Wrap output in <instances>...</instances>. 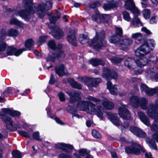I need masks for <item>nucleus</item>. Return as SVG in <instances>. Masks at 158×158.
<instances>
[{
  "label": "nucleus",
  "instance_id": "nucleus-53",
  "mask_svg": "<svg viewBox=\"0 0 158 158\" xmlns=\"http://www.w3.org/2000/svg\"><path fill=\"white\" fill-rule=\"evenodd\" d=\"M110 60L112 63L117 64L121 62L122 60V59L121 58L113 57L110 58Z\"/></svg>",
  "mask_w": 158,
  "mask_h": 158
},
{
  "label": "nucleus",
  "instance_id": "nucleus-47",
  "mask_svg": "<svg viewBox=\"0 0 158 158\" xmlns=\"http://www.w3.org/2000/svg\"><path fill=\"white\" fill-rule=\"evenodd\" d=\"M142 13L145 19H147L149 18L150 16V11L149 10L145 9L143 10Z\"/></svg>",
  "mask_w": 158,
  "mask_h": 158
},
{
  "label": "nucleus",
  "instance_id": "nucleus-3",
  "mask_svg": "<svg viewBox=\"0 0 158 158\" xmlns=\"http://www.w3.org/2000/svg\"><path fill=\"white\" fill-rule=\"evenodd\" d=\"M148 116L154 119L150 128L152 131H158V99H156L155 104L151 103L149 106L146 112Z\"/></svg>",
  "mask_w": 158,
  "mask_h": 158
},
{
  "label": "nucleus",
  "instance_id": "nucleus-46",
  "mask_svg": "<svg viewBox=\"0 0 158 158\" xmlns=\"http://www.w3.org/2000/svg\"><path fill=\"white\" fill-rule=\"evenodd\" d=\"M69 108H70V106H68L67 107V109L69 113L72 114V118H73L74 117H76L77 118H79L82 117L81 115H79L76 113V110H74L73 112V111L69 110Z\"/></svg>",
  "mask_w": 158,
  "mask_h": 158
},
{
  "label": "nucleus",
  "instance_id": "nucleus-22",
  "mask_svg": "<svg viewBox=\"0 0 158 158\" xmlns=\"http://www.w3.org/2000/svg\"><path fill=\"white\" fill-rule=\"evenodd\" d=\"M145 56L140 57V58L137 59L135 61V63L137 65L140 67H143L148 64V59L144 57Z\"/></svg>",
  "mask_w": 158,
  "mask_h": 158
},
{
  "label": "nucleus",
  "instance_id": "nucleus-21",
  "mask_svg": "<svg viewBox=\"0 0 158 158\" xmlns=\"http://www.w3.org/2000/svg\"><path fill=\"white\" fill-rule=\"evenodd\" d=\"M137 114L139 119L142 122L147 126H150L149 119L144 113L139 111L138 112Z\"/></svg>",
  "mask_w": 158,
  "mask_h": 158
},
{
  "label": "nucleus",
  "instance_id": "nucleus-37",
  "mask_svg": "<svg viewBox=\"0 0 158 158\" xmlns=\"http://www.w3.org/2000/svg\"><path fill=\"white\" fill-rule=\"evenodd\" d=\"M124 7L127 10H132L135 7V3L133 0H126L124 4Z\"/></svg>",
  "mask_w": 158,
  "mask_h": 158
},
{
  "label": "nucleus",
  "instance_id": "nucleus-10",
  "mask_svg": "<svg viewBox=\"0 0 158 158\" xmlns=\"http://www.w3.org/2000/svg\"><path fill=\"white\" fill-rule=\"evenodd\" d=\"M140 89L142 93H145L149 96H152L156 93L158 95V86L154 88H150L144 84L142 83L140 86Z\"/></svg>",
  "mask_w": 158,
  "mask_h": 158
},
{
  "label": "nucleus",
  "instance_id": "nucleus-48",
  "mask_svg": "<svg viewBox=\"0 0 158 158\" xmlns=\"http://www.w3.org/2000/svg\"><path fill=\"white\" fill-rule=\"evenodd\" d=\"M92 133L94 137L96 139H100L101 138V135L100 133L96 130H92Z\"/></svg>",
  "mask_w": 158,
  "mask_h": 158
},
{
  "label": "nucleus",
  "instance_id": "nucleus-15",
  "mask_svg": "<svg viewBox=\"0 0 158 158\" xmlns=\"http://www.w3.org/2000/svg\"><path fill=\"white\" fill-rule=\"evenodd\" d=\"M75 31L73 28H71L69 31L67 37L68 41L73 45H77V40L75 35Z\"/></svg>",
  "mask_w": 158,
  "mask_h": 158
},
{
  "label": "nucleus",
  "instance_id": "nucleus-63",
  "mask_svg": "<svg viewBox=\"0 0 158 158\" xmlns=\"http://www.w3.org/2000/svg\"><path fill=\"white\" fill-rule=\"evenodd\" d=\"M6 45L4 42H0V52L4 50L6 48Z\"/></svg>",
  "mask_w": 158,
  "mask_h": 158
},
{
  "label": "nucleus",
  "instance_id": "nucleus-36",
  "mask_svg": "<svg viewBox=\"0 0 158 158\" xmlns=\"http://www.w3.org/2000/svg\"><path fill=\"white\" fill-rule=\"evenodd\" d=\"M132 24L135 27H138L143 25L140 19L138 17L136 16H134L133 18Z\"/></svg>",
  "mask_w": 158,
  "mask_h": 158
},
{
  "label": "nucleus",
  "instance_id": "nucleus-12",
  "mask_svg": "<svg viewBox=\"0 0 158 158\" xmlns=\"http://www.w3.org/2000/svg\"><path fill=\"white\" fill-rule=\"evenodd\" d=\"M118 114L120 117L124 119H129L131 115L129 110L127 109L126 105L121 104L118 109Z\"/></svg>",
  "mask_w": 158,
  "mask_h": 158
},
{
  "label": "nucleus",
  "instance_id": "nucleus-11",
  "mask_svg": "<svg viewBox=\"0 0 158 158\" xmlns=\"http://www.w3.org/2000/svg\"><path fill=\"white\" fill-rule=\"evenodd\" d=\"M101 81L100 78H87L84 81L85 84L87 85L89 89L93 90V88L96 87Z\"/></svg>",
  "mask_w": 158,
  "mask_h": 158
},
{
  "label": "nucleus",
  "instance_id": "nucleus-54",
  "mask_svg": "<svg viewBox=\"0 0 158 158\" xmlns=\"http://www.w3.org/2000/svg\"><path fill=\"white\" fill-rule=\"evenodd\" d=\"M47 39L46 36H40L39 37V40L38 42V44L39 45H41L42 43L44 42Z\"/></svg>",
  "mask_w": 158,
  "mask_h": 158
},
{
  "label": "nucleus",
  "instance_id": "nucleus-1",
  "mask_svg": "<svg viewBox=\"0 0 158 158\" xmlns=\"http://www.w3.org/2000/svg\"><path fill=\"white\" fill-rule=\"evenodd\" d=\"M32 3V0H24L23 4H25L27 6L26 10H21L18 11H14L6 6H4L3 8L4 12L3 16L6 17V15L9 16H12V14L14 13L16 15L19 16L24 19L26 21H28L30 18L32 17L35 11L33 7L31 6Z\"/></svg>",
  "mask_w": 158,
  "mask_h": 158
},
{
  "label": "nucleus",
  "instance_id": "nucleus-7",
  "mask_svg": "<svg viewBox=\"0 0 158 158\" xmlns=\"http://www.w3.org/2000/svg\"><path fill=\"white\" fill-rule=\"evenodd\" d=\"M51 7V3L49 2H47L46 3H41L38 5L37 8L35 9L38 16L41 18L44 16L47 10L50 9Z\"/></svg>",
  "mask_w": 158,
  "mask_h": 158
},
{
  "label": "nucleus",
  "instance_id": "nucleus-62",
  "mask_svg": "<svg viewBox=\"0 0 158 158\" xmlns=\"http://www.w3.org/2000/svg\"><path fill=\"white\" fill-rule=\"evenodd\" d=\"M58 156L59 158H73L72 156L70 155H67L64 153L60 154Z\"/></svg>",
  "mask_w": 158,
  "mask_h": 158
},
{
  "label": "nucleus",
  "instance_id": "nucleus-14",
  "mask_svg": "<svg viewBox=\"0 0 158 158\" xmlns=\"http://www.w3.org/2000/svg\"><path fill=\"white\" fill-rule=\"evenodd\" d=\"M145 76L146 78L154 77L156 81H158V68L154 67L146 71Z\"/></svg>",
  "mask_w": 158,
  "mask_h": 158
},
{
  "label": "nucleus",
  "instance_id": "nucleus-31",
  "mask_svg": "<svg viewBox=\"0 0 158 158\" xmlns=\"http://www.w3.org/2000/svg\"><path fill=\"white\" fill-rule=\"evenodd\" d=\"M135 63L134 60L133 58H128L125 61L124 64L128 69H131L135 68Z\"/></svg>",
  "mask_w": 158,
  "mask_h": 158
},
{
  "label": "nucleus",
  "instance_id": "nucleus-55",
  "mask_svg": "<svg viewBox=\"0 0 158 158\" xmlns=\"http://www.w3.org/2000/svg\"><path fill=\"white\" fill-rule=\"evenodd\" d=\"M158 21V16H154L151 18L149 22L150 23L153 24L156 23Z\"/></svg>",
  "mask_w": 158,
  "mask_h": 158
},
{
  "label": "nucleus",
  "instance_id": "nucleus-32",
  "mask_svg": "<svg viewBox=\"0 0 158 158\" xmlns=\"http://www.w3.org/2000/svg\"><path fill=\"white\" fill-rule=\"evenodd\" d=\"M55 69L56 73L60 77L67 75V73L65 71L64 65L63 64H60L59 66L56 67Z\"/></svg>",
  "mask_w": 158,
  "mask_h": 158
},
{
  "label": "nucleus",
  "instance_id": "nucleus-9",
  "mask_svg": "<svg viewBox=\"0 0 158 158\" xmlns=\"http://www.w3.org/2000/svg\"><path fill=\"white\" fill-rule=\"evenodd\" d=\"M11 109L3 108L2 109V119L6 123V127L7 128L11 130L12 128L13 127V122L12 121L10 118L7 117L6 119H5L4 115L9 114L10 115Z\"/></svg>",
  "mask_w": 158,
  "mask_h": 158
},
{
  "label": "nucleus",
  "instance_id": "nucleus-33",
  "mask_svg": "<svg viewBox=\"0 0 158 158\" xmlns=\"http://www.w3.org/2000/svg\"><path fill=\"white\" fill-rule=\"evenodd\" d=\"M139 98L136 96H132L130 99L129 103L131 105L135 108L139 106Z\"/></svg>",
  "mask_w": 158,
  "mask_h": 158
},
{
  "label": "nucleus",
  "instance_id": "nucleus-56",
  "mask_svg": "<svg viewBox=\"0 0 158 158\" xmlns=\"http://www.w3.org/2000/svg\"><path fill=\"white\" fill-rule=\"evenodd\" d=\"M32 136L34 139L38 140H41V139L40 137L39 133L38 131L34 132Z\"/></svg>",
  "mask_w": 158,
  "mask_h": 158
},
{
  "label": "nucleus",
  "instance_id": "nucleus-59",
  "mask_svg": "<svg viewBox=\"0 0 158 158\" xmlns=\"http://www.w3.org/2000/svg\"><path fill=\"white\" fill-rule=\"evenodd\" d=\"M116 34L119 36H120L122 34L123 31L122 29L120 27H117L115 28Z\"/></svg>",
  "mask_w": 158,
  "mask_h": 158
},
{
  "label": "nucleus",
  "instance_id": "nucleus-25",
  "mask_svg": "<svg viewBox=\"0 0 158 158\" xmlns=\"http://www.w3.org/2000/svg\"><path fill=\"white\" fill-rule=\"evenodd\" d=\"M52 35L54 37L60 39L63 36L64 33L58 27L56 26L53 30Z\"/></svg>",
  "mask_w": 158,
  "mask_h": 158
},
{
  "label": "nucleus",
  "instance_id": "nucleus-19",
  "mask_svg": "<svg viewBox=\"0 0 158 158\" xmlns=\"http://www.w3.org/2000/svg\"><path fill=\"white\" fill-rule=\"evenodd\" d=\"M56 148L61 149L66 152H69L73 149V146L69 144L64 143H57L55 145Z\"/></svg>",
  "mask_w": 158,
  "mask_h": 158
},
{
  "label": "nucleus",
  "instance_id": "nucleus-61",
  "mask_svg": "<svg viewBox=\"0 0 158 158\" xmlns=\"http://www.w3.org/2000/svg\"><path fill=\"white\" fill-rule=\"evenodd\" d=\"M133 14L134 15V16H137L140 15V13L138 9L135 8V7L132 10Z\"/></svg>",
  "mask_w": 158,
  "mask_h": 158
},
{
  "label": "nucleus",
  "instance_id": "nucleus-16",
  "mask_svg": "<svg viewBox=\"0 0 158 158\" xmlns=\"http://www.w3.org/2000/svg\"><path fill=\"white\" fill-rule=\"evenodd\" d=\"M24 51H25V50L24 48L17 49L11 46L7 47L6 53L8 56L14 55L16 56H18Z\"/></svg>",
  "mask_w": 158,
  "mask_h": 158
},
{
  "label": "nucleus",
  "instance_id": "nucleus-40",
  "mask_svg": "<svg viewBox=\"0 0 158 158\" xmlns=\"http://www.w3.org/2000/svg\"><path fill=\"white\" fill-rule=\"evenodd\" d=\"M79 41L83 44H86L89 42L87 35L85 34H82L80 35Z\"/></svg>",
  "mask_w": 158,
  "mask_h": 158
},
{
  "label": "nucleus",
  "instance_id": "nucleus-4",
  "mask_svg": "<svg viewBox=\"0 0 158 158\" xmlns=\"http://www.w3.org/2000/svg\"><path fill=\"white\" fill-rule=\"evenodd\" d=\"M155 45L153 40H148L135 50V55L136 56H142L148 54L153 49Z\"/></svg>",
  "mask_w": 158,
  "mask_h": 158
},
{
  "label": "nucleus",
  "instance_id": "nucleus-44",
  "mask_svg": "<svg viewBox=\"0 0 158 158\" xmlns=\"http://www.w3.org/2000/svg\"><path fill=\"white\" fill-rule=\"evenodd\" d=\"M70 80L71 81V85L73 87L76 89H81L82 88V87L81 85L78 83L77 82L75 81H73V80L71 79H68V81H70Z\"/></svg>",
  "mask_w": 158,
  "mask_h": 158
},
{
  "label": "nucleus",
  "instance_id": "nucleus-42",
  "mask_svg": "<svg viewBox=\"0 0 158 158\" xmlns=\"http://www.w3.org/2000/svg\"><path fill=\"white\" fill-rule=\"evenodd\" d=\"M148 64L151 63L157 64H158V57L155 56H152L149 57L148 59Z\"/></svg>",
  "mask_w": 158,
  "mask_h": 158
},
{
  "label": "nucleus",
  "instance_id": "nucleus-17",
  "mask_svg": "<svg viewBox=\"0 0 158 158\" xmlns=\"http://www.w3.org/2000/svg\"><path fill=\"white\" fill-rule=\"evenodd\" d=\"M153 139L150 140L149 139H147L146 142L150 148L156 150L157 148L156 144L153 140H155L158 143V131L153 135Z\"/></svg>",
  "mask_w": 158,
  "mask_h": 158
},
{
  "label": "nucleus",
  "instance_id": "nucleus-29",
  "mask_svg": "<svg viewBox=\"0 0 158 158\" xmlns=\"http://www.w3.org/2000/svg\"><path fill=\"white\" fill-rule=\"evenodd\" d=\"M90 151L86 149H81L78 150L76 153H74V155L76 158H81V156L83 157L88 154Z\"/></svg>",
  "mask_w": 158,
  "mask_h": 158
},
{
  "label": "nucleus",
  "instance_id": "nucleus-27",
  "mask_svg": "<svg viewBox=\"0 0 158 158\" xmlns=\"http://www.w3.org/2000/svg\"><path fill=\"white\" fill-rule=\"evenodd\" d=\"M132 40L129 38L124 39L123 40H120L121 49L123 50H125L127 48V46L131 44L132 42Z\"/></svg>",
  "mask_w": 158,
  "mask_h": 158
},
{
  "label": "nucleus",
  "instance_id": "nucleus-50",
  "mask_svg": "<svg viewBox=\"0 0 158 158\" xmlns=\"http://www.w3.org/2000/svg\"><path fill=\"white\" fill-rule=\"evenodd\" d=\"M12 154L15 158H21L22 156L21 153L17 150L12 151Z\"/></svg>",
  "mask_w": 158,
  "mask_h": 158
},
{
  "label": "nucleus",
  "instance_id": "nucleus-23",
  "mask_svg": "<svg viewBox=\"0 0 158 158\" xmlns=\"http://www.w3.org/2000/svg\"><path fill=\"white\" fill-rule=\"evenodd\" d=\"M67 93L70 96V102L71 103L74 102L81 98V93L79 91H76L73 93L70 92H67Z\"/></svg>",
  "mask_w": 158,
  "mask_h": 158
},
{
  "label": "nucleus",
  "instance_id": "nucleus-41",
  "mask_svg": "<svg viewBox=\"0 0 158 158\" xmlns=\"http://www.w3.org/2000/svg\"><path fill=\"white\" fill-rule=\"evenodd\" d=\"M117 6V5L116 4L105 3L103 5V8L105 10H109Z\"/></svg>",
  "mask_w": 158,
  "mask_h": 158
},
{
  "label": "nucleus",
  "instance_id": "nucleus-60",
  "mask_svg": "<svg viewBox=\"0 0 158 158\" xmlns=\"http://www.w3.org/2000/svg\"><path fill=\"white\" fill-rule=\"evenodd\" d=\"M58 95L59 99L61 101L63 102L65 100L64 94L62 92H60L59 93Z\"/></svg>",
  "mask_w": 158,
  "mask_h": 158
},
{
  "label": "nucleus",
  "instance_id": "nucleus-57",
  "mask_svg": "<svg viewBox=\"0 0 158 158\" xmlns=\"http://www.w3.org/2000/svg\"><path fill=\"white\" fill-rule=\"evenodd\" d=\"M20 115V112L19 111L14 110L12 109L11 110V111L10 113V115L14 116H19Z\"/></svg>",
  "mask_w": 158,
  "mask_h": 158
},
{
  "label": "nucleus",
  "instance_id": "nucleus-39",
  "mask_svg": "<svg viewBox=\"0 0 158 158\" xmlns=\"http://www.w3.org/2000/svg\"><path fill=\"white\" fill-rule=\"evenodd\" d=\"M10 23L11 24L15 25L20 27H23L24 25V24L22 22L15 18L10 19Z\"/></svg>",
  "mask_w": 158,
  "mask_h": 158
},
{
  "label": "nucleus",
  "instance_id": "nucleus-8",
  "mask_svg": "<svg viewBox=\"0 0 158 158\" xmlns=\"http://www.w3.org/2000/svg\"><path fill=\"white\" fill-rule=\"evenodd\" d=\"M144 152L145 150L142 147L136 143H133L131 146L127 147L125 148V151L128 154H133L138 155L140 154V151Z\"/></svg>",
  "mask_w": 158,
  "mask_h": 158
},
{
  "label": "nucleus",
  "instance_id": "nucleus-52",
  "mask_svg": "<svg viewBox=\"0 0 158 158\" xmlns=\"http://www.w3.org/2000/svg\"><path fill=\"white\" fill-rule=\"evenodd\" d=\"M60 14H58V15L56 16L54 15L50 16L49 18L50 22L52 23H54L57 19L60 18Z\"/></svg>",
  "mask_w": 158,
  "mask_h": 158
},
{
  "label": "nucleus",
  "instance_id": "nucleus-18",
  "mask_svg": "<svg viewBox=\"0 0 158 158\" xmlns=\"http://www.w3.org/2000/svg\"><path fill=\"white\" fill-rule=\"evenodd\" d=\"M130 131L138 137L143 138L146 136V134L142 129L135 127H131L130 129Z\"/></svg>",
  "mask_w": 158,
  "mask_h": 158
},
{
  "label": "nucleus",
  "instance_id": "nucleus-30",
  "mask_svg": "<svg viewBox=\"0 0 158 158\" xmlns=\"http://www.w3.org/2000/svg\"><path fill=\"white\" fill-rule=\"evenodd\" d=\"M103 106L107 110H111L114 107V104L112 102L106 98L102 102Z\"/></svg>",
  "mask_w": 158,
  "mask_h": 158
},
{
  "label": "nucleus",
  "instance_id": "nucleus-6",
  "mask_svg": "<svg viewBox=\"0 0 158 158\" xmlns=\"http://www.w3.org/2000/svg\"><path fill=\"white\" fill-rule=\"evenodd\" d=\"M48 47L53 50H55L58 52V54H56L55 53L53 54L50 57V60L54 61L56 59H58L64 58L65 56V54L61 50L62 46L60 44H59L57 47H56L55 43L53 40H51L48 43Z\"/></svg>",
  "mask_w": 158,
  "mask_h": 158
},
{
  "label": "nucleus",
  "instance_id": "nucleus-26",
  "mask_svg": "<svg viewBox=\"0 0 158 158\" xmlns=\"http://www.w3.org/2000/svg\"><path fill=\"white\" fill-rule=\"evenodd\" d=\"M107 88L109 90L110 93L113 95L117 94L118 89L117 87L115 85H112V83L110 81H108L107 83Z\"/></svg>",
  "mask_w": 158,
  "mask_h": 158
},
{
  "label": "nucleus",
  "instance_id": "nucleus-38",
  "mask_svg": "<svg viewBox=\"0 0 158 158\" xmlns=\"http://www.w3.org/2000/svg\"><path fill=\"white\" fill-rule=\"evenodd\" d=\"M90 63L93 66H96L99 65H101L103 66L105 63L102 60L98 59H93L90 61Z\"/></svg>",
  "mask_w": 158,
  "mask_h": 158
},
{
  "label": "nucleus",
  "instance_id": "nucleus-2",
  "mask_svg": "<svg viewBox=\"0 0 158 158\" xmlns=\"http://www.w3.org/2000/svg\"><path fill=\"white\" fill-rule=\"evenodd\" d=\"M77 106L80 110L85 111L91 114H96L102 119L104 114V109L102 106H96L89 101H81L78 102Z\"/></svg>",
  "mask_w": 158,
  "mask_h": 158
},
{
  "label": "nucleus",
  "instance_id": "nucleus-49",
  "mask_svg": "<svg viewBox=\"0 0 158 158\" xmlns=\"http://www.w3.org/2000/svg\"><path fill=\"white\" fill-rule=\"evenodd\" d=\"M123 19L127 22H130L131 20V18L129 14L127 11H124L122 13Z\"/></svg>",
  "mask_w": 158,
  "mask_h": 158
},
{
  "label": "nucleus",
  "instance_id": "nucleus-20",
  "mask_svg": "<svg viewBox=\"0 0 158 158\" xmlns=\"http://www.w3.org/2000/svg\"><path fill=\"white\" fill-rule=\"evenodd\" d=\"M108 118L111 121L113 124L116 126H118L120 123L119 118L116 114H113L110 112L106 113Z\"/></svg>",
  "mask_w": 158,
  "mask_h": 158
},
{
  "label": "nucleus",
  "instance_id": "nucleus-13",
  "mask_svg": "<svg viewBox=\"0 0 158 158\" xmlns=\"http://www.w3.org/2000/svg\"><path fill=\"white\" fill-rule=\"evenodd\" d=\"M103 72V73L102 76L107 80L111 78L116 79L117 77V74L113 70H110L108 68H104Z\"/></svg>",
  "mask_w": 158,
  "mask_h": 158
},
{
  "label": "nucleus",
  "instance_id": "nucleus-34",
  "mask_svg": "<svg viewBox=\"0 0 158 158\" xmlns=\"http://www.w3.org/2000/svg\"><path fill=\"white\" fill-rule=\"evenodd\" d=\"M132 37L135 39V42L137 44L141 43L143 40V35L140 33H136L132 34L131 35Z\"/></svg>",
  "mask_w": 158,
  "mask_h": 158
},
{
  "label": "nucleus",
  "instance_id": "nucleus-5",
  "mask_svg": "<svg viewBox=\"0 0 158 158\" xmlns=\"http://www.w3.org/2000/svg\"><path fill=\"white\" fill-rule=\"evenodd\" d=\"M104 31L100 32L99 33L96 32L95 36L91 40V45L94 49L99 50L102 47L106 45V41L104 40Z\"/></svg>",
  "mask_w": 158,
  "mask_h": 158
},
{
  "label": "nucleus",
  "instance_id": "nucleus-43",
  "mask_svg": "<svg viewBox=\"0 0 158 158\" xmlns=\"http://www.w3.org/2000/svg\"><path fill=\"white\" fill-rule=\"evenodd\" d=\"M34 44L33 41L32 39H29L27 40L25 43V47L27 49L24 48L25 50H29Z\"/></svg>",
  "mask_w": 158,
  "mask_h": 158
},
{
  "label": "nucleus",
  "instance_id": "nucleus-24",
  "mask_svg": "<svg viewBox=\"0 0 158 158\" xmlns=\"http://www.w3.org/2000/svg\"><path fill=\"white\" fill-rule=\"evenodd\" d=\"M100 18L102 19L101 20H103L106 22H107L111 19V17L110 15L106 14L100 16L98 15L95 14L92 16V19L97 22H99L98 19Z\"/></svg>",
  "mask_w": 158,
  "mask_h": 158
},
{
  "label": "nucleus",
  "instance_id": "nucleus-35",
  "mask_svg": "<svg viewBox=\"0 0 158 158\" xmlns=\"http://www.w3.org/2000/svg\"><path fill=\"white\" fill-rule=\"evenodd\" d=\"M109 40L110 43L116 44L117 46L120 47V40H119V38L117 35H115L111 36L109 38Z\"/></svg>",
  "mask_w": 158,
  "mask_h": 158
},
{
  "label": "nucleus",
  "instance_id": "nucleus-64",
  "mask_svg": "<svg viewBox=\"0 0 158 158\" xmlns=\"http://www.w3.org/2000/svg\"><path fill=\"white\" fill-rule=\"evenodd\" d=\"M141 30L142 31L145 32L146 33L148 34H151V32L147 28L145 27H143L141 28Z\"/></svg>",
  "mask_w": 158,
  "mask_h": 158
},
{
  "label": "nucleus",
  "instance_id": "nucleus-51",
  "mask_svg": "<svg viewBox=\"0 0 158 158\" xmlns=\"http://www.w3.org/2000/svg\"><path fill=\"white\" fill-rule=\"evenodd\" d=\"M86 99L89 101L93 102L97 104H100L101 102V101L100 100L91 96H88L86 98Z\"/></svg>",
  "mask_w": 158,
  "mask_h": 158
},
{
  "label": "nucleus",
  "instance_id": "nucleus-28",
  "mask_svg": "<svg viewBox=\"0 0 158 158\" xmlns=\"http://www.w3.org/2000/svg\"><path fill=\"white\" fill-rule=\"evenodd\" d=\"M148 103V100L146 98L143 97L139 98V106H140V107L141 109L143 110H146L147 109V110L148 107L150 105L149 104L148 106H147Z\"/></svg>",
  "mask_w": 158,
  "mask_h": 158
},
{
  "label": "nucleus",
  "instance_id": "nucleus-45",
  "mask_svg": "<svg viewBox=\"0 0 158 158\" xmlns=\"http://www.w3.org/2000/svg\"><path fill=\"white\" fill-rule=\"evenodd\" d=\"M18 34V31L12 28L9 29L7 33V35L9 36H16Z\"/></svg>",
  "mask_w": 158,
  "mask_h": 158
},
{
  "label": "nucleus",
  "instance_id": "nucleus-58",
  "mask_svg": "<svg viewBox=\"0 0 158 158\" xmlns=\"http://www.w3.org/2000/svg\"><path fill=\"white\" fill-rule=\"evenodd\" d=\"M18 133L19 135L26 137L29 138L31 136V135H29L27 132L24 131H19Z\"/></svg>",
  "mask_w": 158,
  "mask_h": 158
}]
</instances>
